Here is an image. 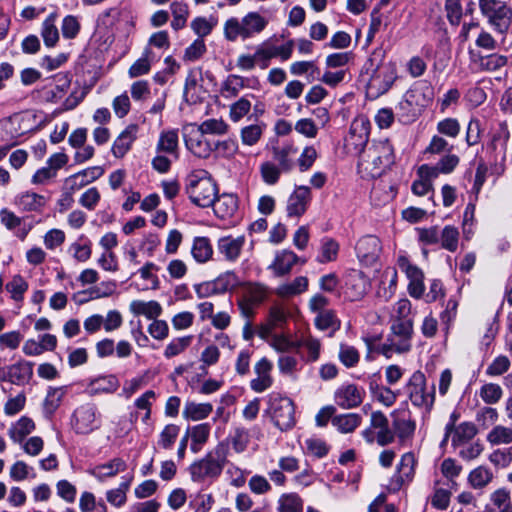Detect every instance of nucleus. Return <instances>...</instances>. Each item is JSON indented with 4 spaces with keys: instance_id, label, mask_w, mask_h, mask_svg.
Instances as JSON below:
<instances>
[{
    "instance_id": "obj_64",
    "label": "nucleus",
    "mask_w": 512,
    "mask_h": 512,
    "mask_svg": "<svg viewBox=\"0 0 512 512\" xmlns=\"http://www.w3.org/2000/svg\"><path fill=\"white\" fill-rule=\"evenodd\" d=\"M510 366L509 358L505 355H499L489 364L486 374L491 377L501 376L510 369Z\"/></svg>"
},
{
    "instance_id": "obj_3",
    "label": "nucleus",
    "mask_w": 512,
    "mask_h": 512,
    "mask_svg": "<svg viewBox=\"0 0 512 512\" xmlns=\"http://www.w3.org/2000/svg\"><path fill=\"white\" fill-rule=\"evenodd\" d=\"M187 193L194 204L205 208L215 202L217 186L206 170H197L188 177Z\"/></svg>"
},
{
    "instance_id": "obj_7",
    "label": "nucleus",
    "mask_w": 512,
    "mask_h": 512,
    "mask_svg": "<svg viewBox=\"0 0 512 512\" xmlns=\"http://www.w3.org/2000/svg\"><path fill=\"white\" fill-rule=\"evenodd\" d=\"M267 413L281 431L289 430L295 425V407L288 397L278 394L270 395Z\"/></svg>"
},
{
    "instance_id": "obj_34",
    "label": "nucleus",
    "mask_w": 512,
    "mask_h": 512,
    "mask_svg": "<svg viewBox=\"0 0 512 512\" xmlns=\"http://www.w3.org/2000/svg\"><path fill=\"white\" fill-rule=\"evenodd\" d=\"M133 480V475L124 478L117 488L110 489L106 492L107 501L114 507L120 508L127 501V492Z\"/></svg>"
},
{
    "instance_id": "obj_17",
    "label": "nucleus",
    "mask_w": 512,
    "mask_h": 512,
    "mask_svg": "<svg viewBox=\"0 0 512 512\" xmlns=\"http://www.w3.org/2000/svg\"><path fill=\"white\" fill-rule=\"evenodd\" d=\"M369 132V121L364 117L355 118L351 123L349 134L346 138V146L360 153L367 144Z\"/></svg>"
},
{
    "instance_id": "obj_24",
    "label": "nucleus",
    "mask_w": 512,
    "mask_h": 512,
    "mask_svg": "<svg viewBox=\"0 0 512 512\" xmlns=\"http://www.w3.org/2000/svg\"><path fill=\"white\" fill-rule=\"evenodd\" d=\"M308 287L309 279L306 276H298L289 282L277 286L275 293L281 298H292L306 292Z\"/></svg>"
},
{
    "instance_id": "obj_50",
    "label": "nucleus",
    "mask_w": 512,
    "mask_h": 512,
    "mask_svg": "<svg viewBox=\"0 0 512 512\" xmlns=\"http://www.w3.org/2000/svg\"><path fill=\"white\" fill-rule=\"evenodd\" d=\"M486 439L491 445L511 444L512 428L503 425H496L487 434Z\"/></svg>"
},
{
    "instance_id": "obj_2",
    "label": "nucleus",
    "mask_w": 512,
    "mask_h": 512,
    "mask_svg": "<svg viewBox=\"0 0 512 512\" xmlns=\"http://www.w3.org/2000/svg\"><path fill=\"white\" fill-rule=\"evenodd\" d=\"M268 20L258 12H249L241 19L232 17L224 23V36L228 41L235 42L238 39L247 40L260 34Z\"/></svg>"
},
{
    "instance_id": "obj_37",
    "label": "nucleus",
    "mask_w": 512,
    "mask_h": 512,
    "mask_svg": "<svg viewBox=\"0 0 512 512\" xmlns=\"http://www.w3.org/2000/svg\"><path fill=\"white\" fill-rule=\"evenodd\" d=\"M57 17L56 13H51L42 23L41 36L47 47H54L59 40Z\"/></svg>"
},
{
    "instance_id": "obj_40",
    "label": "nucleus",
    "mask_w": 512,
    "mask_h": 512,
    "mask_svg": "<svg viewBox=\"0 0 512 512\" xmlns=\"http://www.w3.org/2000/svg\"><path fill=\"white\" fill-rule=\"evenodd\" d=\"M17 203L26 211H39L45 206L46 199L43 195L27 191L18 196Z\"/></svg>"
},
{
    "instance_id": "obj_41",
    "label": "nucleus",
    "mask_w": 512,
    "mask_h": 512,
    "mask_svg": "<svg viewBox=\"0 0 512 512\" xmlns=\"http://www.w3.org/2000/svg\"><path fill=\"white\" fill-rule=\"evenodd\" d=\"M415 428L416 424L410 417H395L393 420V432L401 442L412 437Z\"/></svg>"
},
{
    "instance_id": "obj_33",
    "label": "nucleus",
    "mask_w": 512,
    "mask_h": 512,
    "mask_svg": "<svg viewBox=\"0 0 512 512\" xmlns=\"http://www.w3.org/2000/svg\"><path fill=\"white\" fill-rule=\"evenodd\" d=\"M212 411L213 406L210 403L187 401L184 405L182 415L187 420L199 421L207 418Z\"/></svg>"
},
{
    "instance_id": "obj_26",
    "label": "nucleus",
    "mask_w": 512,
    "mask_h": 512,
    "mask_svg": "<svg viewBox=\"0 0 512 512\" xmlns=\"http://www.w3.org/2000/svg\"><path fill=\"white\" fill-rule=\"evenodd\" d=\"M179 137L175 129L164 130L160 133L156 144L157 153H166L178 158Z\"/></svg>"
},
{
    "instance_id": "obj_32",
    "label": "nucleus",
    "mask_w": 512,
    "mask_h": 512,
    "mask_svg": "<svg viewBox=\"0 0 512 512\" xmlns=\"http://www.w3.org/2000/svg\"><path fill=\"white\" fill-rule=\"evenodd\" d=\"M130 311L134 315H143L148 319H156L162 313V307L155 300L142 301L134 300L130 303Z\"/></svg>"
},
{
    "instance_id": "obj_4",
    "label": "nucleus",
    "mask_w": 512,
    "mask_h": 512,
    "mask_svg": "<svg viewBox=\"0 0 512 512\" xmlns=\"http://www.w3.org/2000/svg\"><path fill=\"white\" fill-rule=\"evenodd\" d=\"M226 460L227 448L223 444H219L204 458L190 466L191 479L194 482H201L205 478H217L222 473Z\"/></svg>"
},
{
    "instance_id": "obj_60",
    "label": "nucleus",
    "mask_w": 512,
    "mask_h": 512,
    "mask_svg": "<svg viewBox=\"0 0 512 512\" xmlns=\"http://www.w3.org/2000/svg\"><path fill=\"white\" fill-rule=\"evenodd\" d=\"M507 64V57L500 54H490L480 57V67L489 72L497 71Z\"/></svg>"
},
{
    "instance_id": "obj_14",
    "label": "nucleus",
    "mask_w": 512,
    "mask_h": 512,
    "mask_svg": "<svg viewBox=\"0 0 512 512\" xmlns=\"http://www.w3.org/2000/svg\"><path fill=\"white\" fill-rule=\"evenodd\" d=\"M356 255L364 266H373L379 260L382 246L379 238L373 235L361 237L355 247Z\"/></svg>"
},
{
    "instance_id": "obj_47",
    "label": "nucleus",
    "mask_w": 512,
    "mask_h": 512,
    "mask_svg": "<svg viewBox=\"0 0 512 512\" xmlns=\"http://www.w3.org/2000/svg\"><path fill=\"white\" fill-rule=\"evenodd\" d=\"M73 258L78 262H86L92 255V243L81 235L78 241L72 243L69 247Z\"/></svg>"
},
{
    "instance_id": "obj_13",
    "label": "nucleus",
    "mask_w": 512,
    "mask_h": 512,
    "mask_svg": "<svg viewBox=\"0 0 512 512\" xmlns=\"http://www.w3.org/2000/svg\"><path fill=\"white\" fill-rule=\"evenodd\" d=\"M397 264L409 279L408 293L411 297L420 299L425 291L424 274L422 270L413 265L406 256H399Z\"/></svg>"
},
{
    "instance_id": "obj_9",
    "label": "nucleus",
    "mask_w": 512,
    "mask_h": 512,
    "mask_svg": "<svg viewBox=\"0 0 512 512\" xmlns=\"http://www.w3.org/2000/svg\"><path fill=\"white\" fill-rule=\"evenodd\" d=\"M340 288L345 300L355 302L367 295L371 283L362 271L350 269L343 274Z\"/></svg>"
},
{
    "instance_id": "obj_59",
    "label": "nucleus",
    "mask_w": 512,
    "mask_h": 512,
    "mask_svg": "<svg viewBox=\"0 0 512 512\" xmlns=\"http://www.w3.org/2000/svg\"><path fill=\"white\" fill-rule=\"evenodd\" d=\"M318 156V151L314 146H305L297 159L300 172L308 171L313 166Z\"/></svg>"
},
{
    "instance_id": "obj_45",
    "label": "nucleus",
    "mask_w": 512,
    "mask_h": 512,
    "mask_svg": "<svg viewBox=\"0 0 512 512\" xmlns=\"http://www.w3.org/2000/svg\"><path fill=\"white\" fill-rule=\"evenodd\" d=\"M170 9L173 16L171 27L176 31L184 28L189 16L188 5L184 2L174 1L171 3Z\"/></svg>"
},
{
    "instance_id": "obj_29",
    "label": "nucleus",
    "mask_w": 512,
    "mask_h": 512,
    "mask_svg": "<svg viewBox=\"0 0 512 512\" xmlns=\"http://www.w3.org/2000/svg\"><path fill=\"white\" fill-rule=\"evenodd\" d=\"M297 154V147L293 144H285L273 149V158L278 162L283 172H290L294 166V156Z\"/></svg>"
},
{
    "instance_id": "obj_56",
    "label": "nucleus",
    "mask_w": 512,
    "mask_h": 512,
    "mask_svg": "<svg viewBox=\"0 0 512 512\" xmlns=\"http://www.w3.org/2000/svg\"><path fill=\"white\" fill-rule=\"evenodd\" d=\"M304 347L308 352V361L315 362L319 359L321 343L319 339L308 335L296 342V349Z\"/></svg>"
},
{
    "instance_id": "obj_30",
    "label": "nucleus",
    "mask_w": 512,
    "mask_h": 512,
    "mask_svg": "<svg viewBox=\"0 0 512 512\" xmlns=\"http://www.w3.org/2000/svg\"><path fill=\"white\" fill-rule=\"evenodd\" d=\"M362 423V417L357 413H344L332 418V425L342 434L355 431Z\"/></svg>"
},
{
    "instance_id": "obj_51",
    "label": "nucleus",
    "mask_w": 512,
    "mask_h": 512,
    "mask_svg": "<svg viewBox=\"0 0 512 512\" xmlns=\"http://www.w3.org/2000/svg\"><path fill=\"white\" fill-rule=\"evenodd\" d=\"M493 479V473L486 467L479 466L472 470L468 476L470 485L475 489L487 486Z\"/></svg>"
},
{
    "instance_id": "obj_12",
    "label": "nucleus",
    "mask_w": 512,
    "mask_h": 512,
    "mask_svg": "<svg viewBox=\"0 0 512 512\" xmlns=\"http://www.w3.org/2000/svg\"><path fill=\"white\" fill-rule=\"evenodd\" d=\"M416 458L412 452H406L401 456L393 476L390 478L388 489L399 491L404 485L409 484L415 475Z\"/></svg>"
},
{
    "instance_id": "obj_63",
    "label": "nucleus",
    "mask_w": 512,
    "mask_h": 512,
    "mask_svg": "<svg viewBox=\"0 0 512 512\" xmlns=\"http://www.w3.org/2000/svg\"><path fill=\"white\" fill-rule=\"evenodd\" d=\"M216 24L217 20L214 17H210L209 19L204 17H196L191 22V29L199 37H205L211 33Z\"/></svg>"
},
{
    "instance_id": "obj_21",
    "label": "nucleus",
    "mask_w": 512,
    "mask_h": 512,
    "mask_svg": "<svg viewBox=\"0 0 512 512\" xmlns=\"http://www.w3.org/2000/svg\"><path fill=\"white\" fill-rule=\"evenodd\" d=\"M244 244V236H225L218 240L217 249L219 254H221L225 260L235 262L240 257Z\"/></svg>"
},
{
    "instance_id": "obj_23",
    "label": "nucleus",
    "mask_w": 512,
    "mask_h": 512,
    "mask_svg": "<svg viewBox=\"0 0 512 512\" xmlns=\"http://www.w3.org/2000/svg\"><path fill=\"white\" fill-rule=\"evenodd\" d=\"M126 469V462L120 457H115L106 463L96 465L90 470V474L99 481H104L107 478L116 476L120 472H124Z\"/></svg>"
},
{
    "instance_id": "obj_55",
    "label": "nucleus",
    "mask_w": 512,
    "mask_h": 512,
    "mask_svg": "<svg viewBox=\"0 0 512 512\" xmlns=\"http://www.w3.org/2000/svg\"><path fill=\"white\" fill-rule=\"evenodd\" d=\"M339 253V244L331 238L322 241L320 255L317 258L319 263H328L335 261Z\"/></svg>"
},
{
    "instance_id": "obj_6",
    "label": "nucleus",
    "mask_w": 512,
    "mask_h": 512,
    "mask_svg": "<svg viewBox=\"0 0 512 512\" xmlns=\"http://www.w3.org/2000/svg\"><path fill=\"white\" fill-rule=\"evenodd\" d=\"M413 321L391 323L386 342L382 345V353L391 357L392 353H405L411 349Z\"/></svg>"
},
{
    "instance_id": "obj_53",
    "label": "nucleus",
    "mask_w": 512,
    "mask_h": 512,
    "mask_svg": "<svg viewBox=\"0 0 512 512\" xmlns=\"http://www.w3.org/2000/svg\"><path fill=\"white\" fill-rule=\"evenodd\" d=\"M479 396L484 403L493 405L501 400L503 389L499 384L486 383L480 388Z\"/></svg>"
},
{
    "instance_id": "obj_61",
    "label": "nucleus",
    "mask_w": 512,
    "mask_h": 512,
    "mask_svg": "<svg viewBox=\"0 0 512 512\" xmlns=\"http://www.w3.org/2000/svg\"><path fill=\"white\" fill-rule=\"evenodd\" d=\"M197 127L206 135H224L228 131V125L222 119H207Z\"/></svg>"
},
{
    "instance_id": "obj_44",
    "label": "nucleus",
    "mask_w": 512,
    "mask_h": 512,
    "mask_svg": "<svg viewBox=\"0 0 512 512\" xmlns=\"http://www.w3.org/2000/svg\"><path fill=\"white\" fill-rule=\"evenodd\" d=\"M245 86V79L242 76L229 75L221 86V95L226 99L234 98Z\"/></svg>"
},
{
    "instance_id": "obj_31",
    "label": "nucleus",
    "mask_w": 512,
    "mask_h": 512,
    "mask_svg": "<svg viewBox=\"0 0 512 512\" xmlns=\"http://www.w3.org/2000/svg\"><path fill=\"white\" fill-rule=\"evenodd\" d=\"M32 374V365L27 362H19L7 367V381L15 385L26 383Z\"/></svg>"
},
{
    "instance_id": "obj_35",
    "label": "nucleus",
    "mask_w": 512,
    "mask_h": 512,
    "mask_svg": "<svg viewBox=\"0 0 512 512\" xmlns=\"http://www.w3.org/2000/svg\"><path fill=\"white\" fill-rule=\"evenodd\" d=\"M362 436L367 443L372 444L376 441L382 447L393 443L395 440V433L389 428V425L376 431L366 428L362 431Z\"/></svg>"
},
{
    "instance_id": "obj_43",
    "label": "nucleus",
    "mask_w": 512,
    "mask_h": 512,
    "mask_svg": "<svg viewBox=\"0 0 512 512\" xmlns=\"http://www.w3.org/2000/svg\"><path fill=\"white\" fill-rule=\"evenodd\" d=\"M411 302L404 298L397 301L391 310L390 323H404L413 321L411 318Z\"/></svg>"
},
{
    "instance_id": "obj_15",
    "label": "nucleus",
    "mask_w": 512,
    "mask_h": 512,
    "mask_svg": "<svg viewBox=\"0 0 512 512\" xmlns=\"http://www.w3.org/2000/svg\"><path fill=\"white\" fill-rule=\"evenodd\" d=\"M396 77V67L393 63H379L371 75L369 88L375 89L377 94H383L390 89Z\"/></svg>"
},
{
    "instance_id": "obj_38",
    "label": "nucleus",
    "mask_w": 512,
    "mask_h": 512,
    "mask_svg": "<svg viewBox=\"0 0 512 512\" xmlns=\"http://www.w3.org/2000/svg\"><path fill=\"white\" fill-rule=\"evenodd\" d=\"M202 80V69L200 67H194L189 70L184 85V96L187 100H194V96L201 89Z\"/></svg>"
},
{
    "instance_id": "obj_5",
    "label": "nucleus",
    "mask_w": 512,
    "mask_h": 512,
    "mask_svg": "<svg viewBox=\"0 0 512 512\" xmlns=\"http://www.w3.org/2000/svg\"><path fill=\"white\" fill-rule=\"evenodd\" d=\"M404 393L413 406L430 411L435 401V387L427 386L425 375L415 371L404 386Z\"/></svg>"
},
{
    "instance_id": "obj_11",
    "label": "nucleus",
    "mask_w": 512,
    "mask_h": 512,
    "mask_svg": "<svg viewBox=\"0 0 512 512\" xmlns=\"http://www.w3.org/2000/svg\"><path fill=\"white\" fill-rule=\"evenodd\" d=\"M186 148L196 157L207 159L214 151V141H211L196 125H190L184 130Z\"/></svg>"
},
{
    "instance_id": "obj_16",
    "label": "nucleus",
    "mask_w": 512,
    "mask_h": 512,
    "mask_svg": "<svg viewBox=\"0 0 512 512\" xmlns=\"http://www.w3.org/2000/svg\"><path fill=\"white\" fill-rule=\"evenodd\" d=\"M312 199V193L308 186H297L287 200L286 212L290 218L299 219L304 215Z\"/></svg>"
},
{
    "instance_id": "obj_48",
    "label": "nucleus",
    "mask_w": 512,
    "mask_h": 512,
    "mask_svg": "<svg viewBox=\"0 0 512 512\" xmlns=\"http://www.w3.org/2000/svg\"><path fill=\"white\" fill-rule=\"evenodd\" d=\"M268 295V289L260 283H248L244 286L243 298L256 305L261 304Z\"/></svg>"
},
{
    "instance_id": "obj_8",
    "label": "nucleus",
    "mask_w": 512,
    "mask_h": 512,
    "mask_svg": "<svg viewBox=\"0 0 512 512\" xmlns=\"http://www.w3.org/2000/svg\"><path fill=\"white\" fill-rule=\"evenodd\" d=\"M481 14L500 33L508 31L512 23V9L501 0H479Z\"/></svg>"
},
{
    "instance_id": "obj_20",
    "label": "nucleus",
    "mask_w": 512,
    "mask_h": 512,
    "mask_svg": "<svg viewBox=\"0 0 512 512\" xmlns=\"http://www.w3.org/2000/svg\"><path fill=\"white\" fill-rule=\"evenodd\" d=\"M138 126L136 124L128 125L114 140L111 152L116 158H123L132 148L137 138Z\"/></svg>"
},
{
    "instance_id": "obj_52",
    "label": "nucleus",
    "mask_w": 512,
    "mask_h": 512,
    "mask_svg": "<svg viewBox=\"0 0 512 512\" xmlns=\"http://www.w3.org/2000/svg\"><path fill=\"white\" fill-rule=\"evenodd\" d=\"M90 387L93 393H114L119 388V381L113 375L99 377L91 382Z\"/></svg>"
},
{
    "instance_id": "obj_42",
    "label": "nucleus",
    "mask_w": 512,
    "mask_h": 512,
    "mask_svg": "<svg viewBox=\"0 0 512 512\" xmlns=\"http://www.w3.org/2000/svg\"><path fill=\"white\" fill-rule=\"evenodd\" d=\"M278 512H302L303 500L297 493H284L278 499Z\"/></svg>"
},
{
    "instance_id": "obj_1",
    "label": "nucleus",
    "mask_w": 512,
    "mask_h": 512,
    "mask_svg": "<svg viewBox=\"0 0 512 512\" xmlns=\"http://www.w3.org/2000/svg\"><path fill=\"white\" fill-rule=\"evenodd\" d=\"M394 163V149L388 140L373 141L359 153V167L371 177L380 176Z\"/></svg>"
},
{
    "instance_id": "obj_27",
    "label": "nucleus",
    "mask_w": 512,
    "mask_h": 512,
    "mask_svg": "<svg viewBox=\"0 0 512 512\" xmlns=\"http://www.w3.org/2000/svg\"><path fill=\"white\" fill-rule=\"evenodd\" d=\"M192 258L199 264H204L212 259L213 247L207 237H195L191 246Z\"/></svg>"
},
{
    "instance_id": "obj_25",
    "label": "nucleus",
    "mask_w": 512,
    "mask_h": 512,
    "mask_svg": "<svg viewBox=\"0 0 512 512\" xmlns=\"http://www.w3.org/2000/svg\"><path fill=\"white\" fill-rule=\"evenodd\" d=\"M215 215L220 219H227L232 217L238 208V201L233 194H222L215 197V202L212 204Z\"/></svg>"
},
{
    "instance_id": "obj_22",
    "label": "nucleus",
    "mask_w": 512,
    "mask_h": 512,
    "mask_svg": "<svg viewBox=\"0 0 512 512\" xmlns=\"http://www.w3.org/2000/svg\"><path fill=\"white\" fill-rule=\"evenodd\" d=\"M298 261L299 257L293 251L282 250L276 253L268 269L271 270L276 277H283L291 272L293 266Z\"/></svg>"
},
{
    "instance_id": "obj_36",
    "label": "nucleus",
    "mask_w": 512,
    "mask_h": 512,
    "mask_svg": "<svg viewBox=\"0 0 512 512\" xmlns=\"http://www.w3.org/2000/svg\"><path fill=\"white\" fill-rule=\"evenodd\" d=\"M154 59V54L149 47H146L142 56L137 59L128 69L130 78H137L146 75L150 72L151 64Z\"/></svg>"
},
{
    "instance_id": "obj_58",
    "label": "nucleus",
    "mask_w": 512,
    "mask_h": 512,
    "mask_svg": "<svg viewBox=\"0 0 512 512\" xmlns=\"http://www.w3.org/2000/svg\"><path fill=\"white\" fill-rule=\"evenodd\" d=\"M396 192L393 187L387 184L375 185L371 191V199L376 205H383L390 202L395 197Z\"/></svg>"
},
{
    "instance_id": "obj_19",
    "label": "nucleus",
    "mask_w": 512,
    "mask_h": 512,
    "mask_svg": "<svg viewBox=\"0 0 512 512\" xmlns=\"http://www.w3.org/2000/svg\"><path fill=\"white\" fill-rule=\"evenodd\" d=\"M273 365L267 358L260 359L254 366L255 378L250 381V388L256 393H262L273 384L271 375Z\"/></svg>"
},
{
    "instance_id": "obj_57",
    "label": "nucleus",
    "mask_w": 512,
    "mask_h": 512,
    "mask_svg": "<svg viewBox=\"0 0 512 512\" xmlns=\"http://www.w3.org/2000/svg\"><path fill=\"white\" fill-rule=\"evenodd\" d=\"M192 336L178 337L171 340L164 350V356L167 359L183 353L191 344Z\"/></svg>"
},
{
    "instance_id": "obj_28",
    "label": "nucleus",
    "mask_w": 512,
    "mask_h": 512,
    "mask_svg": "<svg viewBox=\"0 0 512 512\" xmlns=\"http://www.w3.org/2000/svg\"><path fill=\"white\" fill-rule=\"evenodd\" d=\"M34 429V421L27 416H23L11 425L8 435L14 443H22L26 436L32 433Z\"/></svg>"
},
{
    "instance_id": "obj_10",
    "label": "nucleus",
    "mask_w": 512,
    "mask_h": 512,
    "mask_svg": "<svg viewBox=\"0 0 512 512\" xmlns=\"http://www.w3.org/2000/svg\"><path fill=\"white\" fill-rule=\"evenodd\" d=\"M100 425L97 407L92 403L80 405L72 415L71 426L77 434H89L99 429Z\"/></svg>"
},
{
    "instance_id": "obj_18",
    "label": "nucleus",
    "mask_w": 512,
    "mask_h": 512,
    "mask_svg": "<svg viewBox=\"0 0 512 512\" xmlns=\"http://www.w3.org/2000/svg\"><path fill=\"white\" fill-rule=\"evenodd\" d=\"M365 391L356 384L341 385L334 394L335 403L342 409H352L361 405Z\"/></svg>"
},
{
    "instance_id": "obj_39",
    "label": "nucleus",
    "mask_w": 512,
    "mask_h": 512,
    "mask_svg": "<svg viewBox=\"0 0 512 512\" xmlns=\"http://www.w3.org/2000/svg\"><path fill=\"white\" fill-rule=\"evenodd\" d=\"M210 431L211 427L208 423L198 424L190 429H187L186 433H189V438L192 440L191 450L193 452H198L202 445L207 442Z\"/></svg>"
},
{
    "instance_id": "obj_54",
    "label": "nucleus",
    "mask_w": 512,
    "mask_h": 512,
    "mask_svg": "<svg viewBox=\"0 0 512 512\" xmlns=\"http://www.w3.org/2000/svg\"><path fill=\"white\" fill-rule=\"evenodd\" d=\"M6 290L14 301L21 302L28 290V283L21 275H14L12 280L6 284Z\"/></svg>"
},
{
    "instance_id": "obj_62",
    "label": "nucleus",
    "mask_w": 512,
    "mask_h": 512,
    "mask_svg": "<svg viewBox=\"0 0 512 512\" xmlns=\"http://www.w3.org/2000/svg\"><path fill=\"white\" fill-rule=\"evenodd\" d=\"M65 395V389L63 387L50 388L45 398L44 407L45 410L52 414L60 406L62 399Z\"/></svg>"
},
{
    "instance_id": "obj_49",
    "label": "nucleus",
    "mask_w": 512,
    "mask_h": 512,
    "mask_svg": "<svg viewBox=\"0 0 512 512\" xmlns=\"http://www.w3.org/2000/svg\"><path fill=\"white\" fill-rule=\"evenodd\" d=\"M439 242L441 247L450 252H455L459 243V231L456 227L447 225L439 234Z\"/></svg>"
},
{
    "instance_id": "obj_46",
    "label": "nucleus",
    "mask_w": 512,
    "mask_h": 512,
    "mask_svg": "<svg viewBox=\"0 0 512 512\" xmlns=\"http://www.w3.org/2000/svg\"><path fill=\"white\" fill-rule=\"evenodd\" d=\"M315 326L322 331L331 329L336 331L340 329L341 321L338 319L334 310L321 311L317 314L315 320Z\"/></svg>"
}]
</instances>
